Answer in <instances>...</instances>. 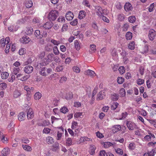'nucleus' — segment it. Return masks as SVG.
<instances>
[{"instance_id": "f257e3e1", "label": "nucleus", "mask_w": 156, "mask_h": 156, "mask_svg": "<svg viewBox=\"0 0 156 156\" xmlns=\"http://www.w3.org/2000/svg\"><path fill=\"white\" fill-rule=\"evenodd\" d=\"M58 16V12L56 10L51 11L48 14V19L50 21L55 20Z\"/></svg>"}, {"instance_id": "f03ea898", "label": "nucleus", "mask_w": 156, "mask_h": 156, "mask_svg": "<svg viewBox=\"0 0 156 156\" xmlns=\"http://www.w3.org/2000/svg\"><path fill=\"white\" fill-rule=\"evenodd\" d=\"M126 125L128 128L130 130H133L138 128L137 126L135 123L130 121H127L126 122Z\"/></svg>"}, {"instance_id": "7ed1b4c3", "label": "nucleus", "mask_w": 156, "mask_h": 156, "mask_svg": "<svg viewBox=\"0 0 156 156\" xmlns=\"http://www.w3.org/2000/svg\"><path fill=\"white\" fill-rule=\"evenodd\" d=\"M57 132V139L60 140L62 137L64 132V129L62 127H59Z\"/></svg>"}, {"instance_id": "20e7f679", "label": "nucleus", "mask_w": 156, "mask_h": 156, "mask_svg": "<svg viewBox=\"0 0 156 156\" xmlns=\"http://www.w3.org/2000/svg\"><path fill=\"white\" fill-rule=\"evenodd\" d=\"M156 36V31L153 29H151L149 31L148 35L149 39L151 41H153Z\"/></svg>"}, {"instance_id": "39448f33", "label": "nucleus", "mask_w": 156, "mask_h": 156, "mask_svg": "<svg viewBox=\"0 0 156 156\" xmlns=\"http://www.w3.org/2000/svg\"><path fill=\"white\" fill-rule=\"evenodd\" d=\"M116 109V112L119 111L120 109V107H119V104L117 102H113L111 104V109L112 110H115Z\"/></svg>"}, {"instance_id": "423d86ee", "label": "nucleus", "mask_w": 156, "mask_h": 156, "mask_svg": "<svg viewBox=\"0 0 156 156\" xmlns=\"http://www.w3.org/2000/svg\"><path fill=\"white\" fill-rule=\"evenodd\" d=\"M102 144L103 145L104 148H107L111 146H112L113 148H114L115 143L114 142L112 143L109 142H106L102 143Z\"/></svg>"}, {"instance_id": "0eeeda50", "label": "nucleus", "mask_w": 156, "mask_h": 156, "mask_svg": "<svg viewBox=\"0 0 156 156\" xmlns=\"http://www.w3.org/2000/svg\"><path fill=\"white\" fill-rule=\"evenodd\" d=\"M27 117L28 119H33L34 117L33 110L31 108H30L27 112Z\"/></svg>"}, {"instance_id": "6e6552de", "label": "nucleus", "mask_w": 156, "mask_h": 156, "mask_svg": "<svg viewBox=\"0 0 156 156\" xmlns=\"http://www.w3.org/2000/svg\"><path fill=\"white\" fill-rule=\"evenodd\" d=\"M74 17L73 13L70 12H68L66 14V18L68 20H72Z\"/></svg>"}, {"instance_id": "1a4fd4ad", "label": "nucleus", "mask_w": 156, "mask_h": 156, "mask_svg": "<svg viewBox=\"0 0 156 156\" xmlns=\"http://www.w3.org/2000/svg\"><path fill=\"white\" fill-rule=\"evenodd\" d=\"M53 26V23L51 21L46 22L43 26V27L45 29H49Z\"/></svg>"}, {"instance_id": "9d476101", "label": "nucleus", "mask_w": 156, "mask_h": 156, "mask_svg": "<svg viewBox=\"0 0 156 156\" xmlns=\"http://www.w3.org/2000/svg\"><path fill=\"white\" fill-rule=\"evenodd\" d=\"M31 59L30 58L28 59L27 61L24 62L23 63V65L24 66L27 65V66H25L24 68H33V67L31 66H30V64L31 63Z\"/></svg>"}, {"instance_id": "9b49d317", "label": "nucleus", "mask_w": 156, "mask_h": 156, "mask_svg": "<svg viewBox=\"0 0 156 156\" xmlns=\"http://www.w3.org/2000/svg\"><path fill=\"white\" fill-rule=\"evenodd\" d=\"M95 9L97 11L96 14L99 16L102 15V11H103L102 8L99 6H97L95 7Z\"/></svg>"}, {"instance_id": "f8f14e48", "label": "nucleus", "mask_w": 156, "mask_h": 156, "mask_svg": "<svg viewBox=\"0 0 156 156\" xmlns=\"http://www.w3.org/2000/svg\"><path fill=\"white\" fill-rule=\"evenodd\" d=\"M84 73L86 75L90 76L91 77H93L95 75V72L90 69H88Z\"/></svg>"}, {"instance_id": "ddd939ff", "label": "nucleus", "mask_w": 156, "mask_h": 156, "mask_svg": "<svg viewBox=\"0 0 156 156\" xmlns=\"http://www.w3.org/2000/svg\"><path fill=\"white\" fill-rule=\"evenodd\" d=\"M25 119V114L24 112H21L18 115V119L20 121H22Z\"/></svg>"}, {"instance_id": "4468645a", "label": "nucleus", "mask_w": 156, "mask_h": 156, "mask_svg": "<svg viewBox=\"0 0 156 156\" xmlns=\"http://www.w3.org/2000/svg\"><path fill=\"white\" fill-rule=\"evenodd\" d=\"M21 95V93L20 90H16L13 92V97L15 98H17L20 97Z\"/></svg>"}, {"instance_id": "2eb2a0df", "label": "nucleus", "mask_w": 156, "mask_h": 156, "mask_svg": "<svg viewBox=\"0 0 156 156\" xmlns=\"http://www.w3.org/2000/svg\"><path fill=\"white\" fill-rule=\"evenodd\" d=\"M22 42L24 44H27L30 41V38L27 36H24L22 37Z\"/></svg>"}, {"instance_id": "dca6fc26", "label": "nucleus", "mask_w": 156, "mask_h": 156, "mask_svg": "<svg viewBox=\"0 0 156 156\" xmlns=\"http://www.w3.org/2000/svg\"><path fill=\"white\" fill-rule=\"evenodd\" d=\"M105 96V93L103 91H101L98 94L97 100H99L102 99Z\"/></svg>"}, {"instance_id": "f3484780", "label": "nucleus", "mask_w": 156, "mask_h": 156, "mask_svg": "<svg viewBox=\"0 0 156 156\" xmlns=\"http://www.w3.org/2000/svg\"><path fill=\"white\" fill-rule=\"evenodd\" d=\"M9 148L6 147L2 151V156H7L9 153Z\"/></svg>"}, {"instance_id": "a211bd4d", "label": "nucleus", "mask_w": 156, "mask_h": 156, "mask_svg": "<svg viewBox=\"0 0 156 156\" xmlns=\"http://www.w3.org/2000/svg\"><path fill=\"white\" fill-rule=\"evenodd\" d=\"M124 8L126 11H129L132 9L131 4L129 2H126L124 5Z\"/></svg>"}, {"instance_id": "6ab92c4d", "label": "nucleus", "mask_w": 156, "mask_h": 156, "mask_svg": "<svg viewBox=\"0 0 156 156\" xmlns=\"http://www.w3.org/2000/svg\"><path fill=\"white\" fill-rule=\"evenodd\" d=\"M51 123L53 124L54 122L58 121L59 122L62 123V120L60 118H57L54 116H51Z\"/></svg>"}, {"instance_id": "aec40b11", "label": "nucleus", "mask_w": 156, "mask_h": 156, "mask_svg": "<svg viewBox=\"0 0 156 156\" xmlns=\"http://www.w3.org/2000/svg\"><path fill=\"white\" fill-rule=\"evenodd\" d=\"M121 129V126L120 125H116L113 126L112 128L113 132L114 133H116Z\"/></svg>"}, {"instance_id": "412c9836", "label": "nucleus", "mask_w": 156, "mask_h": 156, "mask_svg": "<svg viewBox=\"0 0 156 156\" xmlns=\"http://www.w3.org/2000/svg\"><path fill=\"white\" fill-rule=\"evenodd\" d=\"M86 12L84 11H80L79 13L78 18L80 19H82L85 17Z\"/></svg>"}, {"instance_id": "4be33fe9", "label": "nucleus", "mask_w": 156, "mask_h": 156, "mask_svg": "<svg viewBox=\"0 0 156 156\" xmlns=\"http://www.w3.org/2000/svg\"><path fill=\"white\" fill-rule=\"evenodd\" d=\"M33 29L30 27H28L27 28L25 33L27 35H30L33 33Z\"/></svg>"}, {"instance_id": "5701e85b", "label": "nucleus", "mask_w": 156, "mask_h": 156, "mask_svg": "<svg viewBox=\"0 0 156 156\" xmlns=\"http://www.w3.org/2000/svg\"><path fill=\"white\" fill-rule=\"evenodd\" d=\"M155 150L153 149L150 152H148L147 153H145L144 154L143 156H154Z\"/></svg>"}, {"instance_id": "b1692460", "label": "nucleus", "mask_w": 156, "mask_h": 156, "mask_svg": "<svg viewBox=\"0 0 156 156\" xmlns=\"http://www.w3.org/2000/svg\"><path fill=\"white\" fill-rule=\"evenodd\" d=\"M46 141L47 143L49 144H51L54 143V139L51 136H48L46 138Z\"/></svg>"}, {"instance_id": "393cba45", "label": "nucleus", "mask_w": 156, "mask_h": 156, "mask_svg": "<svg viewBox=\"0 0 156 156\" xmlns=\"http://www.w3.org/2000/svg\"><path fill=\"white\" fill-rule=\"evenodd\" d=\"M96 149V148L94 145H91L90 148V154L91 155L94 154L95 153V151Z\"/></svg>"}, {"instance_id": "a878e982", "label": "nucleus", "mask_w": 156, "mask_h": 156, "mask_svg": "<svg viewBox=\"0 0 156 156\" xmlns=\"http://www.w3.org/2000/svg\"><path fill=\"white\" fill-rule=\"evenodd\" d=\"M42 96L41 94L39 92H37L35 93L34 96V99L36 100H39Z\"/></svg>"}, {"instance_id": "bb28decb", "label": "nucleus", "mask_w": 156, "mask_h": 156, "mask_svg": "<svg viewBox=\"0 0 156 156\" xmlns=\"http://www.w3.org/2000/svg\"><path fill=\"white\" fill-rule=\"evenodd\" d=\"M126 91L124 88H122L120 89L119 91V94L121 97H124L126 95Z\"/></svg>"}, {"instance_id": "cd10ccee", "label": "nucleus", "mask_w": 156, "mask_h": 156, "mask_svg": "<svg viewBox=\"0 0 156 156\" xmlns=\"http://www.w3.org/2000/svg\"><path fill=\"white\" fill-rule=\"evenodd\" d=\"M9 76V73L7 72H3L1 74V77L2 79H7Z\"/></svg>"}, {"instance_id": "c85d7f7f", "label": "nucleus", "mask_w": 156, "mask_h": 156, "mask_svg": "<svg viewBox=\"0 0 156 156\" xmlns=\"http://www.w3.org/2000/svg\"><path fill=\"white\" fill-rule=\"evenodd\" d=\"M22 147L25 151H30L32 150L31 147L29 146L26 145H22Z\"/></svg>"}, {"instance_id": "c756f323", "label": "nucleus", "mask_w": 156, "mask_h": 156, "mask_svg": "<svg viewBox=\"0 0 156 156\" xmlns=\"http://www.w3.org/2000/svg\"><path fill=\"white\" fill-rule=\"evenodd\" d=\"M115 151L116 153L119 155H122L123 154V150L120 148H115Z\"/></svg>"}, {"instance_id": "7c9ffc66", "label": "nucleus", "mask_w": 156, "mask_h": 156, "mask_svg": "<svg viewBox=\"0 0 156 156\" xmlns=\"http://www.w3.org/2000/svg\"><path fill=\"white\" fill-rule=\"evenodd\" d=\"M132 37V33L129 31L127 32L126 34V37L127 40H130Z\"/></svg>"}, {"instance_id": "2f4dec72", "label": "nucleus", "mask_w": 156, "mask_h": 156, "mask_svg": "<svg viewBox=\"0 0 156 156\" xmlns=\"http://www.w3.org/2000/svg\"><path fill=\"white\" fill-rule=\"evenodd\" d=\"M33 5V2L32 0H29L28 1L26 4V7L29 8L31 7Z\"/></svg>"}, {"instance_id": "473e14b6", "label": "nucleus", "mask_w": 156, "mask_h": 156, "mask_svg": "<svg viewBox=\"0 0 156 156\" xmlns=\"http://www.w3.org/2000/svg\"><path fill=\"white\" fill-rule=\"evenodd\" d=\"M41 33L40 31L37 30L35 31L34 35L38 39H41L40 35H41Z\"/></svg>"}, {"instance_id": "72a5a7b5", "label": "nucleus", "mask_w": 156, "mask_h": 156, "mask_svg": "<svg viewBox=\"0 0 156 156\" xmlns=\"http://www.w3.org/2000/svg\"><path fill=\"white\" fill-rule=\"evenodd\" d=\"M83 113L82 112H76L74 115V117L75 118H82L83 117Z\"/></svg>"}, {"instance_id": "f704fd0d", "label": "nucleus", "mask_w": 156, "mask_h": 156, "mask_svg": "<svg viewBox=\"0 0 156 156\" xmlns=\"http://www.w3.org/2000/svg\"><path fill=\"white\" fill-rule=\"evenodd\" d=\"M66 146H70L72 145V140L71 138H68L66 140Z\"/></svg>"}, {"instance_id": "c9c22d12", "label": "nucleus", "mask_w": 156, "mask_h": 156, "mask_svg": "<svg viewBox=\"0 0 156 156\" xmlns=\"http://www.w3.org/2000/svg\"><path fill=\"white\" fill-rule=\"evenodd\" d=\"M7 87V85L5 83H0V90H5Z\"/></svg>"}, {"instance_id": "e433bc0d", "label": "nucleus", "mask_w": 156, "mask_h": 156, "mask_svg": "<svg viewBox=\"0 0 156 156\" xmlns=\"http://www.w3.org/2000/svg\"><path fill=\"white\" fill-rule=\"evenodd\" d=\"M24 89L27 92H30L33 91L34 88L33 87L30 88L29 86L26 85L24 86Z\"/></svg>"}, {"instance_id": "4c0bfd02", "label": "nucleus", "mask_w": 156, "mask_h": 156, "mask_svg": "<svg viewBox=\"0 0 156 156\" xmlns=\"http://www.w3.org/2000/svg\"><path fill=\"white\" fill-rule=\"evenodd\" d=\"M68 109L65 106H64L60 109V112L63 113L65 114L68 112Z\"/></svg>"}, {"instance_id": "58836bf2", "label": "nucleus", "mask_w": 156, "mask_h": 156, "mask_svg": "<svg viewBox=\"0 0 156 156\" xmlns=\"http://www.w3.org/2000/svg\"><path fill=\"white\" fill-rule=\"evenodd\" d=\"M73 94L71 92H69L66 94L65 98L67 100H69L73 98Z\"/></svg>"}, {"instance_id": "ea45409f", "label": "nucleus", "mask_w": 156, "mask_h": 156, "mask_svg": "<svg viewBox=\"0 0 156 156\" xmlns=\"http://www.w3.org/2000/svg\"><path fill=\"white\" fill-rule=\"evenodd\" d=\"M74 45L75 47L77 50L78 51L80 49V45L79 44L78 41L77 40L75 41Z\"/></svg>"}, {"instance_id": "a19ab883", "label": "nucleus", "mask_w": 156, "mask_h": 156, "mask_svg": "<svg viewBox=\"0 0 156 156\" xmlns=\"http://www.w3.org/2000/svg\"><path fill=\"white\" fill-rule=\"evenodd\" d=\"M67 80V78L65 76H63L60 77L59 82L60 83H63L65 82Z\"/></svg>"}, {"instance_id": "79ce46f5", "label": "nucleus", "mask_w": 156, "mask_h": 156, "mask_svg": "<svg viewBox=\"0 0 156 156\" xmlns=\"http://www.w3.org/2000/svg\"><path fill=\"white\" fill-rule=\"evenodd\" d=\"M58 77V75L56 73H55L53 75H51L50 76V79L51 80H55Z\"/></svg>"}, {"instance_id": "37998d69", "label": "nucleus", "mask_w": 156, "mask_h": 156, "mask_svg": "<svg viewBox=\"0 0 156 156\" xmlns=\"http://www.w3.org/2000/svg\"><path fill=\"white\" fill-rule=\"evenodd\" d=\"M136 20V18L134 16H130L129 18V20L130 23H133Z\"/></svg>"}, {"instance_id": "c03bdc74", "label": "nucleus", "mask_w": 156, "mask_h": 156, "mask_svg": "<svg viewBox=\"0 0 156 156\" xmlns=\"http://www.w3.org/2000/svg\"><path fill=\"white\" fill-rule=\"evenodd\" d=\"M128 48L131 50H133L135 48L134 42L132 41L128 45Z\"/></svg>"}, {"instance_id": "a18cd8bd", "label": "nucleus", "mask_w": 156, "mask_h": 156, "mask_svg": "<svg viewBox=\"0 0 156 156\" xmlns=\"http://www.w3.org/2000/svg\"><path fill=\"white\" fill-rule=\"evenodd\" d=\"M149 46L146 45L144 47V51L141 52L143 54L146 53L148 52Z\"/></svg>"}, {"instance_id": "49530a36", "label": "nucleus", "mask_w": 156, "mask_h": 156, "mask_svg": "<svg viewBox=\"0 0 156 156\" xmlns=\"http://www.w3.org/2000/svg\"><path fill=\"white\" fill-rule=\"evenodd\" d=\"M135 148V145L134 143H131L129 145V148L130 150H134Z\"/></svg>"}, {"instance_id": "de8ad7c7", "label": "nucleus", "mask_w": 156, "mask_h": 156, "mask_svg": "<svg viewBox=\"0 0 156 156\" xmlns=\"http://www.w3.org/2000/svg\"><path fill=\"white\" fill-rule=\"evenodd\" d=\"M124 79L122 77H118L117 79V82L119 84H122L124 81Z\"/></svg>"}, {"instance_id": "09e8293b", "label": "nucleus", "mask_w": 156, "mask_h": 156, "mask_svg": "<svg viewBox=\"0 0 156 156\" xmlns=\"http://www.w3.org/2000/svg\"><path fill=\"white\" fill-rule=\"evenodd\" d=\"M144 82V80L139 78L137 80V83L139 85H141L143 84Z\"/></svg>"}, {"instance_id": "8fccbe9b", "label": "nucleus", "mask_w": 156, "mask_h": 156, "mask_svg": "<svg viewBox=\"0 0 156 156\" xmlns=\"http://www.w3.org/2000/svg\"><path fill=\"white\" fill-rule=\"evenodd\" d=\"M13 126H14V124H13L12 122H11L10 123L9 125L8 126L7 128L8 129H10L11 131H13L14 130L13 128Z\"/></svg>"}, {"instance_id": "3c124183", "label": "nucleus", "mask_w": 156, "mask_h": 156, "mask_svg": "<svg viewBox=\"0 0 156 156\" xmlns=\"http://www.w3.org/2000/svg\"><path fill=\"white\" fill-rule=\"evenodd\" d=\"M77 126V122L73 121L72 122L71 125V128L73 129H75Z\"/></svg>"}, {"instance_id": "603ef678", "label": "nucleus", "mask_w": 156, "mask_h": 156, "mask_svg": "<svg viewBox=\"0 0 156 156\" xmlns=\"http://www.w3.org/2000/svg\"><path fill=\"white\" fill-rule=\"evenodd\" d=\"M51 131V129L49 128L45 127L43 131V133L45 134L49 133Z\"/></svg>"}, {"instance_id": "864d4df0", "label": "nucleus", "mask_w": 156, "mask_h": 156, "mask_svg": "<svg viewBox=\"0 0 156 156\" xmlns=\"http://www.w3.org/2000/svg\"><path fill=\"white\" fill-rule=\"evenodd\" d=\"M25 49L24 48H21L19 51V53L20 55H22L26 53Z\"/></svg>"}, {"instance_id": "5fc2aeb1", "label": "nucleus", "mask_w": 156, "mask_h": 156, "mask_svg": "<svg viewBox=\"0 0 156 156\" xmlns=\"http://www.w3.org/2000/svg\"><path fill=\"white\" fill-rule=\"evenodd\" d=\"M96 46L94 44H91L90 46V51L91 52L92 51L93 52L94 51L96 50Z\"/></svg>"}, {"instance_id": "6e6d98bb", "label": "nucleus", "mask_w": 156, "mask_h": 156, "mask_svg": "<svg viewBox=\"0 0 156 156\" xmlns=\"http://www.w3.org/2000/svg\"><path fill=\"white\" fill-rule=\"evenodd\" d=\"M15 76L14 75H12L11 76V77L9 78L8 79V81L11 83H12L15 80Z\"/></svg>"}, {"instance_id": "4d7b16f0", "label": "nucleus", "mask_w": 156, "mask_h": 156, "mask_svg": "<svg viewBox=\"0 0 156 156\" xmlns=\"http://www.w3.org/2000/svg\"><path fill=\"white\" fill-rule=\"evenodd\" d=\"M53 49L54 53L55 55H58L59 54V51L57 46H55Z\"/></svg>"}, {"instance_id": "13d9d810", "label": "nucleus", "mask_w": 156, "mask_h": 156, "mask_svg": "<svg viewBox=\"0 0 156 156\" xmlns=\"http://www.w3.org/2000/svg\"><path fill=\"white\" fill-rule=\"evenodd\" d=\"M45 69H41V70H40V74L43 76H46V73L45 72Z\"/></svg>"}, {"instance_id": "bf43d9fd", "label": "nucleus", "mask_w": 156, "mask_h": 156, "mask_svg": "<svg viewBox=\"0 0 156 156\" xmlns=\"http://www.w3.org/2000/svg\"><path fill=\"white\" fill-rule=\"evenodd\" d=\"M78 23V20L76 19H75L73 21L70 22V24L73 26H75Z\"/></svg>"}, {"instance_id": "052dcab7", "label": "nucleus", "mask_w": 156, "mask_h": 156, "mask_svg": "<svg viewBox=\"0 0 156 156\" xmlns=\"http://www.w3.org/2000/svg\"><path fill=\"white\" fill-rule=\"evenodd\" d=\"M118 96L116 94H114L112 96V99L114 101L117 100L118 99Z\"/></svg>"}, {"instance_id": "680f3d73", "label": "nucleus", "mask_w": 156, "mask_h": 156, "mask_svg": "<svg viewBox=\"0 0 156 156\" xmlns=\"http://www.w3.org/2000/svg\"><path fill=\"white\" fill-rule=\"evenodd\" d=\"M54 55L53 53H51V54L48 55L47 56V58H46L45 60L46 61H48L49 59L51 60V59L54 56Z\"/></svg>"}, {"instance_id": "e2e57ef3", "label": "nucleus", "mask_w": 156, "mask_h": 156, "mask_svg": "<svg viewBox=\"0 0 156 156\" xmlns=\"http://www.w3.org/2000/svg\"><path fill=\"white\" fill-rule=\"evenodd\" d=\"M50 122L48 120H44L43 121V124L41 125L42 126H48L50 124Z\"/></svg>"}, {"instance_id": "0e129e2a", "label": "nucleus", "mask_w": 156, "mask_h": 156, "mask_svg": "<svg viewBox=\"0 0 156 156\" xmlns=\"http://www.w3.org/2000/svg\"><path fill=\"white\" fill-rule=\"evenodd\" d=\"M154 5V3H152L150 5L148 8V11L149 12H151L153 11Z\"/></svg>"}, {"instance_id": "69168bd1", "label": "nucleus", "mask_w": 156, "mask_h": 156, "mask_svg": "<svg viewBox=\"0 0 156 156\" xmlns=\"http://www.w3.org/2000/svg\"><path fill=\"white\" fill-rule=\"evenodd\" d=\"M31 95L30 93H27L26 95V101H30L31 98Z\"/></svg>"}, {"instance_id": "338daca9", "label": "nucleus", "mask_w": 156, "mask_h": 156, "mask_svg": "<svg viewBox=\"0 0 156 156\" xmlns=\"http://www.w3.org/2000/svg\"><path fill=\"white\" fill-rule=\"evenodd\" d=\"M106 152L104 150H101L99 152V156H105L106 155Z\"/></svg>"}, {"instance_id": "774afa93", "label": "nucleus", "mask_w": 156, "mask_h": 156, "mask_svg": "<svg viewBox=\"0 0 156 156\" xmlns=\"http://www.w3.org/2000/svg\"><path fill=\"white\" fill-rule=\"evenodd\" d=\"M100 17L102 18V19L104 21L108 23L109 22V21L108 19L103 15H102V16Z\"/></svg>"}]
</instances>
